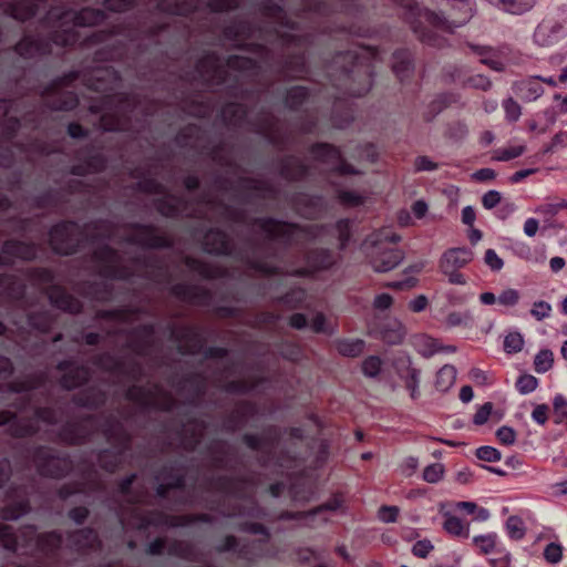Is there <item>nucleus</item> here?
Wrapping results in <instances>:
<instances>
[{
  "label": "nucleus",
  "instance_id": "nucleus-36",
  "mask_svg": "<svg viewBox=\"0 0 567 567\" xmlns=\"http://www.w3.org/2000/svg\"><path fill=\"white\" fill-rule=\"evenodd\" d=\"M163 195V197L155 198L153 200V206L156 209V212L161 216L166 218H181L183 213L188 208L187 200L182 196L174 195L167 192Z\"/></svg>",
  "mask_w": 567,
  "mask_h": 567
},
{
  "label": "nucleus",
  "instance_id": "nucleus-12",
  "mask_svg": "<svg viewBox=\"0 0 567 567\" xmlns=\"http://www.w3.org/2000/svg\"><path fill=\"white\" fill-rule=\"evenodd\" d=\"M125 399L143 410L171 412L177 406L174 395L157 383L152 388L133 384L126 390Z\"/></svg>",
  "mask_w": 567,
  "mask_h": 567
},
{
  "label": "nucleus",
  "instance_id": "nucleus-5",
  "mask_svg": "<svg viewBox=\"0 0 567 567\" xmlns=\"http://www.w3.org/2000/svg\"><path fill=\"white\" fill-rule=\"evenodd\" d=\"M303 267L285 272L281 267L270 265L260 259L249 257L243 259V262L248 269L254 270L265 278L282 275H289L297 278H309L313 277L317 272L331 269L336 264V258L330 249L311 248L303 254Z\"/></svg>",
  "mask_w": 567,
  "mask_h": 567
},
{
  "label": "nucleus",
  "instance_id": "nucleus-62",
  "mask_svg": "<svg viewBox=\"0 0 567 567\" xmlns=\"http://www.w3.org/2000/svg\"><path fill=\"white\" fill-rule=\"evenodd\" d=\"M456 369L451 364L443 365L436 373L435 388L439 391H447L456 380Z\"/></svg>",
  "mask_w": 567,
  "mask_h": 567
},
{
  "label": "nucleus",
  "instance_id": "nucleus-17",
  "mask_svg": "<svg viewBox=\"0 0 567 567\" xmlns=\"http://www.w3.org/2000/svg\"><path fill=\"white\" fill-rule=\"evenodd\" d=\"M91 260L99 265V275L103 278L128 280L133 277V271L121 264L118 251L107 244L93 250Z\"/></svg>",
  "mask_w": 567,
  "mask_h": 567
},
{
  "label": "nucleus",
  "instance_id": "nucleus-14",
  "mask_svg": "<svg viewBox=\"0 0 567 567\" xmlns=\"http://www.w3.org/2000/svg\"><path fill=\"white\" fill-rule=\"evenodd\" d=\"M31 457L42 477L61 480L73 471V461L68 454H55L44 445L34 447Z\"/></svg>",
  "mask_w": 567,
  "mask_h": 567
},
{
  "label": "nucleus",
  "instance_id": "nucleus-28",
  "mask_svg": "<svg viewBox=\"0 0 567 567\" xmlns=\"http://www.w3.org/2000/svg\"><path fill=\"white\" fill-rule=\"evenodd\" d=\"M258 414V406L249 400H239L235 408L228 413L223 421V429L227 433H235L244 427L249 420Z\"/></svg>",
  "mask_w": 567,
  "mask_h": 567
},
{
  "label": "nucleus",
  "instance_id": "nucleus-37",
  "mask_svg": "<svg viewBox=\"0 0 567 567\" xmlns=\"http://www.w3.org/2000/svg\"><path fill=\"white\" fill-rule=\"evenodd\" d=\"M278 173L288 182H300L308 177L310 169L300 158L287 155L279 159Z\"/></svg>",
  "mask_w": 567,
  "mask_h": 567
},
{
  "label": "nucleus",
  "instance_id": "nucleus-57",
  "mask_svg": "<svg viewBox=\"0 0 567 567\" xmlns=\"http://www.w3.org/2000/svg\"><path fill=\"white\" fill-rule=\"evenodd\" d=\"M458 97L453 93H442L437 95L427 106V111L423 114L425 122H431L439 113L456 103Z\"/></svg>",
  "mask_w": 567,
  "mask_h": 567
},
{
  "label": "nucleus",
  "instance_id": "nucleus-46",
  "mask_svg": "<svg viewBox=\"0 0 567 567\" xmlns=\"http://www.w3.org/2000/svg\"><path fill=\"white\" fill-rule=\"evenodd\" d=\"M308 151L315 161L323 164H334L337 159L341 158L342 153L340 147L327 142H316L310 145Z\"/></svg>",
  "mask_w": 567,
  "mask_h": 567
},
{
  "label": "nucleus",
  "instance_id": "nucleus-52",
  "mask_svg": "<svg viewBox=\"0 0 567 567\" xmlns=\"http://www.w3.org/2000/svg\"><path fill=\"white\" fill-rule=\"evenodd\" d=\"M16 52L23 58H35L51 52L48 43H42L32 37H24L17 45Z\"/></svg>",
  "mask_w": 567,
  "mask_h": 567
},
{
  "label": "nucleus",
  "instance_id": "nucleus-39",
  "mask_svg": "<svg viewBox=\"0 0 567 567\" xmlns=\"http://www.w3.org/2000/svg\"><path fill=\"white\" fill-rule=\"evenodd\" d=\"M107 394L96 386H87L72 396L74 405L87 410H97L106 404Z\"/></svg>",
  "mask_w": 567,
  "mask_h": 567
},
{
  "label": "nucleus",
  "instance_id": "nucleus-53",
  "mask_svg": "<svg viewBox=\"0 0 567 567\" xmlns=\"http://www.w3.org/2000/svg\"><path fill=\"white\" fill-rule=\"evenodd\" d=\"M167 554L188 561L199 560L195 546L187 540L173 539L168 544Z\"/></svg>",
  "mask_w": 567,
  "mask_h": 567
},
{
  "label": "nucleus",
  "instance_id": "nucleus-44",
  "mask_svg": "<svg viewBox=\"0 0 567 567\" xmlns=\"http://www.w3.org/2000/svg\"><path fill=\"white\" fill-rule=\"evenodd\" d=\"M141 312L142 310L137 307L123 306L114 309L99 310L95 313V318L106 321L131 323L141 315Z\"/></svg>",
  "mask_w": 567,
  "mask_h": 567
},
{
  "label": "nucleus",
  "instance_id": "nucleus-23",
  "mask_svg": "<svg viewBox=\"0 0 567 567\" xmlns=\"http://www.w3.org/2000/svg\"><path fill=\"white\" fill-rule=\"evenodd\" d=\"M567 34V6L558 8L555 16L543 21L535 30L534 40L540 45H548Z\"/></svg>",
  "mask_w": 567,
  "mask_h": 567
},
{
  "label": "nucleus",
  "instance_id": "nucleus-50",
  "mask_svg": "<svg viewBox=\"0 0 567 567\" xmlns=\"http://www.w3.org/2000/svg\"><path fill=\"white\" fill-rule=\"evenodd\" d=\"M266 382V378L251 375L226 382L221 389L229 394H247Z\"/></svg>",
  "mask_w": 567,
  "mask_h": 567
},
{
  "label": "nucleus",
  "instance_id": "nucleus-29",
  "mask_svg": "<svg viewBox=\"0 0 567 567\" xmlns=\"http://www.w3.org/2000/svg\"><path fill=\"white\" fill-rule=\"evenodd\" d=\"M25 293V285L16 275L0 274V305L22 308Z\"/></svg>",
  "mask_w": 567,
  "mask_h": 567
},
{
  "label": "nucleus",
  "instance_id": "nucleus-21",
  "mask_svg": "<svg viewBox=\"0 0 567 567\" xmlns=\"http://www.w3.org/2000/svg\"><path fill=\"white\" fill-rule=\"evenodd\" d=\"M92 362L95 367L110 374L127 377L133 381H140L143 375L140 362L134 360L126 362L109 352L95 355Z\"/></svg>",
  "mask_w": 567,
  "mask_h": 567
},
{
  "label": "nucleus",
  "instance_id": "nucleus-60",
  "mask_svg": "<svg viewBox=\"0 0 567 567\" xmlns=\"http://www.w3.org/2000/svg\"><path fill=\"white\" fill-rule=\"evenodd\" d=\"M311 96L308 87L297 85L290 87L285 96V104L291 111H298Z\"/></svg>",
  "mask_w": 567,
  "mask_h": 567
},
{
  "label": "nucleus",
  "instance_id": "nucleus-54",
  "mask_svg": "<svg viewBox=\"0 0 567 567\" xmlns=\"http://www.w3.org/2000/svg\"><path fill=\"white\" fill-rule=\"evenodd\" d=\"M83 230H91L90 238L111 239L115 231V225L109 219L99 218L91 220L82 226Z\"/></svg>",
  "mask_w": 567,
  "mask_h": 567
},
{
  "label": "nucleus",
  "instance_id": "nucleus-55",
  "mask_svg": "<svg viewBox=\"0 0 567 567\" xmlns=\"http://www.w3.org/2000/svg\"><path fill=\"white\" fill-rule=\"evenodd\" d=\"M79 291L84 297L104 301L111 299L113 289L105 282L86 281Z\"/></svg>",
  "mask_w": 567,
  "mask_h": 567
},
{
  "label": "nucleus",
  "instance_id": "nucleus-24",
  "mask_svg": "<svg viewBox=\"0 0 567 567\" xmlns=\"http://www.w3.org/2000/svg\"><path fill=\"white\" fill-rule=\"evenodd\" d=\"M68 548L79 556H86L102 549V540L97 530L91 526L66 533Z\"/></svg>",
  "mask_w": 567,
  "mask_h": 567
},
{
  "label": "nucleus",
  "instance_id": "nucleus-10",
  "mask_svg": "<svg viewBox=\"0 0 567 567\" xmlns=\"http://www.w3.org/2000/svg\"><path fill=\"white\" fill-rule=\"evenodd\" d=\"M171 339L178 343V351L185 355L203 353L206 359H224L229 354L224 347H205L206 339L195 324L172 326Z\"/></svg>",
  "mask_w": 567,
  "mask_h": 567
},
{
  "label": "nucleus",
  "instance_id": "nucleus-16",
  "mask_svg": "<svg viewBox=\"0 0 567 567\" xmlns=\"http://www.w3.org/2000/svg\"><path fill=\"white\" fill-rule=\"evenodd\" d=\"M123 228L131 233L125 239L131 245L147 249H169L174 245L172 237L153 224L126 223Z\"/></svg>",
  "mask_w": 567,
  "mask_h": 567
},
{
  "label": "nucleus",
  "instance_id": "nucleus-58",
  "mask_svg": "<svg viewBox=\"0 0 567 567\" xmlns=\"http://www.w3.org/2000/svg\"><path fill=\"white\" fill-rule=\"evenodd\" d=\"M307 300V292L303 288H292L282 296L275 299L279 305L290 310L300 309Z\"/></svg>",
  "mask_w": 567,
  "mask_h": 567
},
{
  "label": "nucleus",
  "instance_id": "nucleus-4",
  "mask_svg": "<svg viewBox=\"0 0 567 567\" xmlns=\"http://www.w3.org/2000/svg\"><path fill=\"white\" fill-rule=\"evenodd\" d=\"M257 480L254 474L249 475H218L209 482V487L216 492L230 495L236 499L249 501L248 508L234 504L227 511L221 512L225 517L248 516L251 518H265L266 511L255 499Z\"/></svg>",
  "mask_w": 567,
  "mask_h": 567
},
{
  "label": "nucleus",
  "instance_id": "nucleus-26",
  "mask_svg": "<svg viewBox=\"0 0 567 567\" xmlns=\"http://www.w3.org/2000/svg\"><path fill=\"white\" fill-rule=\"evenodd\" d=\"M155 326L153 323L138 324L130 330H121L118 333L126 336V348L140 357L147 354L154 344Z\"/></svg>",
  "mask_w": 567,
  "mask_h": 567
},
{
  "label": "nucleus",
  "instance_id": "nucleus-3",
  "mask_svg": "<svg viewBox=\"0 0 567 567\" xmlns=\"http://www.w3.org/2000/svg\"><path fill=\"white\" fill-rule=\"evenodd\" d=\"M329 82H336L341 95L334 97L332 107V124L338 128H346L354 120L353 110L348 96L360 97L369 93L372 87L374 73H323Z\"/></svg>",
  "mask_w": 567,
  "mask_h": 567
},
{
  "label": "nucleus",
  "instance_id": "nucleus-59",
  "mask_svg": "<svg viewBox=\"0 0 567 567\" xmlns=\"http://www.w3.org/2000/svg\"><path fill=\"white\" fill-rule=\"evenodd\" d=\"M472 543L477 553L482 555H492L503 546L495 533L475 536Z\"/></svg>",
  "mask_w": 567,
  "mask_h": 567
},
{
  "label": "nucleus",
  "instance_id": "nucleus-13",
  "mask_svg": "<svg viewBox=\"0 0 567 567\" xmlns=\"http://www.w3.org/2000/svg\"><path fill=\"white\" fill-rule=\"evenodd\" d=\"M81 73H63L59 78L48 84L42 93L43 105L51 111H73L79 106L80 100L76 93L68 91L64 87L71 85L80 79Z\"/></svg>",
  "mask_w": 567,
  "mask_h": 567
},
{
  "label": "nucleus",
  "instance_id": "nucleus-19",
  "mask_svg": "<svg viewBox=\"0 0 567 567\" xmlns=\"http://www.w3.org/2000/svg\"><path fill=\"white\" fill-rule=\"evenodd\" d=\"M74 158L79 163L70 167V174L80 177L103 173L109 163L107 157L102 152L96 151L93 144H85L78 148Z\"/></svg>",
  "mask_w": 567,
  "mask_h": 567
},
{
  "label": "nucleus",
  "instance_id": "nucleus-38",
  "mask_svg": "<svg viewBox=\"0 0 567 567\" xmlns=\"http://www.w3.org/2000/svg\"><path fill=\"white\" fill-rule=\"evenodd\" d=\"M183 264L188 268V270L196 272L206 280L220 279L227 276L226 268L193 256H185L183 258Z\"/></svg>",
  "mask_w": 567,
  "mask_h": 567
},
{
  "label": "nucleus",
  "instance_id": "nucleus-31",
  "mask_svg": "<svg viewBox=\"0 0 567 567\" xmlns=\"http://www.w3.org/2000/svg\"><path fill=\"white\" fill-rule=\"evenodd\" d=\"M203 248L213 256H233L235 251L233 239L220 228H209L205 233Z\"/></svg>",
  "mask_w": 567,
  "mask_h": 567
},
{
  "label": "nucleus",
  "instance_id": "nucleus-56",
  "mask_svg": "<svg viewBox=\"0 0 567 567\" xmlns=\"http://www.w3.org/2000/svg\"><path fill=\"white\" fill-rule=\"evenodd\" d=\"M27 322L33 330L49 333L54 323V318L48 310L31 311L27 315Z\"/></svg>",
  "mask_w": 567,
  "mask_h": 567
},
{
  "label": "nucleus",
  "instance_id": "nucleus-51",
  "mask_svg": "<svg viewBox=\"0 0 567 567\" xmlns=\"http://www.w3.org/2000/svg\"><path fill=\"white\" fill-rule=\"evenodd\" d=\"M31 512V503L23 496L18 501L10 502L0 508V518L4 522H13L28 515Z\"/></svg>",
  "mask_w": 567,
  "mask_h": 567
},
{
  "label": "nucleus",
  "instance_id": "nucleus-32",
  "mask_svg": "<svg viewBox=\"0 0 567 567\" xmlns=\"http://www.w3.org/2000/svg\"><path fill=\"white\" fill-rule=\"evenodd\" d=\"M169 293L181 301L197 306H208L213 300L212 291L198 285L178 282L171 287Z\"/></svg>",
  "mask_w": 567,
  "mask_h": 567
},
{
  "label": "nucleus",
  "instance_id": "nucleus-64",
  "mask_svg": "<svg viewBox=\"0 0 567 567\" xmlns=\"http://www.w3.org/2000/svg\"><path fill=\"white\" fill-rule=\"evenodd\" d=\"M536 0H502L497 8L512 14H523L534 8Z\"/></svg>",
  "mask_w": 567,
  "mask_h": 567
},
{
  "label": "nucleus",
  "instance_id": "nucleus-63",
  "mask_svg": "<svg viewBox=\"0 0 567 567\" xmlns=\"http://www.w3.org/2000/svg\"><path fill=\"white\" fill-rule=\"evenodd\" d=\"M365 343L361 339L355 340H348L342 339L337 341L336 348L338 352L348 358H357L359 357L363 350H364Z\"/></svg>",
  "mask_w": 567,
  "mask_h": 567
},
{
  "label": "nucleus",
  "instance_id": "nucleus-22",
  "mask_svg": "<svg viewBox=\"0 0 567 567\" xmlns=\"http://www.w3.org/2000/svg\"><path fill=\"white\" fill-rule=\"evenodd\" d=\"M56 371L62 372L59 384L63 390L72 391L86 385L92 373L89 367L79 364L73 359L59 361L55 365Z\"/></svg>",
  "mask_w": 567,
  "mask_h": 567
},
{
  "label": "nucleus",
  "instance_id": "nucleus-6",
  "mask_svg": "<svg viewBox=\"0 0 567 567\" xmlns=\"http://www.w3.org/2000/svg\"><path fill=\"white\" fill-rule=\"evenodd\" d=\"M141 103L138 94L117 92L103 95L101 104L91 105L90 112L97 114L104 109H114L115 112H105L101 115V127L106 132H123L127 130L131 116L138 110Z\"/></svg>",
  "mask_w": 567,
  "mask_h": 567
},
{
  "label": "nucleus",
  "instance_id": "nucleus-33",
  "mask_svg": "<svg viewBox=\"0 0 567 567\" xmlns=\"http://www.w3.org/2000/svg\"><path fill=\"white\" fill-rule=\"evenodd\" d=\"M1 252L7 257L8 267L12 266L14 259L32 261L37 258L38 248L32 241L20 239H7L1 245Z\"/></svg>",
  "mask_w": 567,
  "mask_h": 567
},
{
  "label": "nucleus",
  "instance_id": "nucleus-1",
  "mask_svg": "<svg viewBox=\"0 0 567 567\" xmlns=\"http://www.w3.org/2000/svg\"><path fill=\"white\" fill-rule=\"evenodd\" d=\"M105 19L106 16L103 11L90 8L83 9L80 12L51 8L47 16L48 22H53L52 27L56 28L51 34V41L59 47L103 42L115 47V44L118 43V40L115 38L123 33L121 27H116L110 32L102 30L92 34H85L83 39L81 33L76 30L79 27L99 24ZM120 58H122V51L117 48H113L111 52L100 59L113 60Z\"/></svg>",
  "mask_w": 567,
  "mask_h": 567
},
{
  "label": "nucleus",
  "instance_id": "nucleus-42",
  "mask_svg": "<svg viewBox=\"0 0 567 567\" xmlns=\"http://www.w3.org/2000/svg\"><path fill=\"white\" fill-rule=\"evenodd\" d=\"M238 186L241 190L254 192L258 198L275 199L278 190L269 182L255 177H239Z\"/></svg>",
  "mask_w": 567,
  "mask_h": 567
},
{
  "label": "nucleus",
  "instance_id": "nucleus-47",
  "mask_svg": "<svg viewBox=\"0 0 567 567\" xmlns=\"http://www.w3.org/2000/svg\"><path fill=\"white\" fill-rule=\"evenodd\" d=\"M199 202L210 207L212 209H220L221 216L227 220L235 223L245 221L246 215L241 209L235 208L220 199L213 198L206 194H203L199 198Z\"/></svg>",
  "mask_w": 567,
  "mask_h": 567
},
{
  "label": "nucleus",
  "instance_id": "nucleus-27",
  "mask_svg": "<svg viewBox=\"0 0 567 567\" xmlns=\"http://www.w3.org/2000/svg\"><path fill=\"white\" fill-rule=\"evenodd\" d=\"M43 293L48 297L51 306L62 312L78 316L83 312V303L81 300L69 293L61 285H50L43 289Z\"/></svg>",
  "mask_w": 567,
  "mask_h": 567
},
{
  "label": "nucleus",
  "instance_id": "nucleus-2",
  "mask_svg": "<svg viewBox=\"0 0 567 567\" xmlns=\"http://www.w3.org/2000/svg\"><path fill=\"white\" fill-rule=\"evenodd\" d=\"M404 19L411 24L419 39L430 45H442L436 31L452 32L454 28L461 27L473 17V4L471 0H457L452 2V12L449 18H443L435 12L421 9L414 0H402Z\"/></svg>",
  "mask_w": 567,
  "mask_h": 567
},
{
  "label": "nucleus",
  "instance_id": "nucleus-41",
  "mask_svg": "<svg viewBox=\"0 0 567 567\" xmlns=\"http://www.w3.org/2000/svg\"><path fill=\"white\" fill-rule=\"evenodd\" d=\"M473 259V252L471 249L462 248H450L447 249L441 260V271H450V269H461L470 264Z\"/></svg>",
  "mask_w": 567,
  "mask_h": 567
},
{
  "label": "nucleus",
  "instance_id": "nucleus-43",
  "mask_svg": "<svg viewBox=\"0 0 567 567\" xmlns=\"http://www.w3.org/2000/svg\"><path fill=\"white\" fill-rule=\"evenodd\" d=\"M210 465L216 470H231L229 465L230 446L225 440H214L207 445Z\"/></svg>",
  "mask_w": 567,
  "mask_h": 567
},
{
  "label": "nucleus",
  "instance_id": "nucleus-49",
  "mask_svg": "<svg viewBox=\"0 0 567 567\" xmlns=\"http://www.w3.org/2000/svg\"><path fill=\"white\" fill-rule=\"evenodd\" d=\"M443 529L450 537L458 540L470 537V522L453 514H444Z\"/></svg>",
  "mask_w": 567,
  "mask_h": 567
},
{
  "label": "nucleus",
  "instance_id": "nucleus-35",
  "mask_svg": "<svg viewBox=\"0 0 567 567\" xmlns=\"http://www.w3.org/2000/svg\"><path fill=\"white\" fill-rule=\"evenodd\" d=\"M291 204L306 219L315 220L326 210V202L321 195L297 194L291 198Z\"/></svg>",
  "mask_w": 567,
  "mask_h": 567
},
{
  "label": "nucleus",
  "instance_id": "nucleus-18",
  "mask_svg": "<svg viewBox=\"0 0 567 567\" xmlns=\"http://www.w3.org/2000/svg\"><path fill=\"white\" fill-rule=\"evenodd\" d=\"M20 535L24 540V545L35 543L37 550L49 559L59 556V551L63 544V535L60 530L53 529L49 532L37 533V526L29 524L20 528Z\"/></svg>",
  "mask_w": 567,
  "mask_h": 567
},
{
  "label": "nucleus",
  "instance_id": "nucleus-25",
  "mask_svg": "<svg viewBox=\"0 0 567 567\" xmlns=\"http://www.w3.org/2000/svg\"><path fill=\"white\" fill-rule=\"evenodd\" d=\"M481 64L493 71H502L517 60V54L507 45L498 48L471 47Z\"/></svg>",
  "mask_w": 567,
  "mask_h": 567
},
{
  "label": "nucleus",
  "instance_id": "nucleus-34",
  "mask_svg": "<svg viewBox=\"0 0 567 567\" xmlns=\"http://www.w3.org/2000/svg\"><path fill=\"white\" fill-rule=\"evenodd\" d=\"M9 424V434L14 439H27L37 435L40 427L31 420H18L16 412L10 410L0 411V426Z\"/></svg>",
  "mask_w": 567,
  "mask_h": 567
},
{
  "label": "nucleus",
  "instance_id": "nucleus-61",
  "mask_svg": "<svg viewBox=\"0 0 567 567\" xmlns=\"http://www.w3.org/2000/svg\"><path fill=\"white\" fill-rule=\"evenodd\" d=\"M154 512L158 511L152 509L147 512H142L141 509L133 507L130 509V515L131 518L135 520V527L138 530H146L151 526H159V518L153 515Z\"/></svg>",
  "mask_w": 567,
  "mask_h": 567
},
{
  "label": "nucleus",
  "instance_id": "nucleus-11",
  "mask_svg": "<svg viewBox=\"0 0 567 567\" xmlns=\"http://www.w3.org/2000/svg\"><path fill=\"white\" fill-rule=\"evenodd\" d=\"M251 224L258 227L269 240L282 239L287 245L293 243L296 235L315 240L324 227L323 225H301L274 217H257L252 219Z\"/></svg>",
  "mask_w": 567,
  "mask_h": 567
},
{
  "label": "nucleus",
  "instance_id": "nucleus-9",
  "mask_svg": "<svg viewBox=\"0 0 567 567\" xmlns=\"http://www.w3.org/2000/svg\"><path fill=\"white\" fill-rule=\"evenodd\" d=\"M101 431L105 440L114 449H117L118 452L115 453L110 450H102L99 452L96 460L103 471L113 474L120 467L121 455L131 450L133 437L123 423L113 415H109L104 419Z\"/></svg>",
  "mask_w": 567,
  "mask_h": 567
},
{
  "label": "nucleus",
  "instance_id": "nucleus-40",
  "mask_svg": "<svg viewBox=\"0 0 567 567\" xmlns=\"http://www.w3.org/2000/svg\"><path fill=\"white\" fill-rule=\"evenodd\" d=\"M47 374L44 372H37L27 375L24 379H16L6 384L0 385V391H8L10 393H24L42 388L47 383Z\"/></svg>",
  "mask_w": 567,
  "mask_h": 567
},
{
  "label": "nucleus",
  "instance_id": "nucleus-20",
  "mask_svg": "<svg viewBox=\"0 0 567 567\" xmlns=\"http://www.w3.org/2000/svg\"><path fill=\"white\" fill-rule=\"evenodd\" d=\"M94 414H84L79 420L65 422L56 432V442L65 446H82L90 442L93 431L86 423H93Z\"/></svg>",
  "mask_w": 567,
  "mask_h": 567
},
{
  "label": "nucleus",
  "instance_id": "nucleus-45",
  "mask_svg": "<svg viewBox=\"0 0 567 567\" xmlns=\"http://www.w3.org/2000/svg\"><path fill=\"white\" fill-rule=\"evenodd\" d=\"M249 109L237 102H228L223 105L220 115L224 123L227 126L240 127L243 126L248 117Z\"/></svg>",
  "mask_w": 567,
  "mask_h": 567
},
{
  "label": "nucleus",
  "instance_id": "nucleus-48",
  "mask_svg": "<svg viewBox=\"0 0 567 567\" xmlns=\"http://www.w3.org/2000/svg\"><path fill=\"white\" fill-rule=\"evenodd\" d=\"M514 91L515 94L525 102L537 100L544 93L540 76H532L527 80L517 82L514 85Z\"/></svg>",
  "mask_w": 567,
  "mask_h": 567
},
{
  "label": "nucleus",
  "instance_id": "nucleus-8",
  "mask_svg": "<svg viewBox=\"0 0 567 567\" xmlns=\"http://www.w3.org/2000/svg\"><path fill=\"white\" fill-rule=\"evenodd\" d=\"M241 440L249 450L261 453L258 457V464L262 467L268 466L275 457L276 464L279 466H290L296 461V457L287 450H280L276 453V449L281 441V429L278 425H267L261 434L246 433Z\"/></svg>",
  "mask_w": 567,
  "mask_h": 567
},
{
  "label": "nucleus",
  "instance_id": "nucleus-15",
  "mask_svg": "<svg viewBox=\"0 0 567 567\" xmlns=\"http://www.w3.org/2000/svg\"><path fill=\"white\" fill-rule=\"evenodd\" d=\"M82 233V227L75 220L58 221L48 233L52 251L59 256H72L76 254L81 246L78 236Z\"/></svg>",
  "mask_w": 567,
  "mask_h": 567
},
{
  "label": "nucleus",
  "instance_id": "nucleus-7",
  "mask_svg": "<svg viewBox=\"0 0 567 567\" xmlns=\"http://www.w3.org/2000/svg\"><path fill=\"white\" fill-rule=\"evenodd\" d=\"M401 237L389 229L374 231L365 240L367 258L378 272L394 269L403 259V251L398 248Z\"/></svg>",
  "mask_w": 567,
  "mask_h": 567
},
{
  "label": "nucleus",
  "instance_id": "nucleus-30",
  "mask_svg": "<svg viewBox=\"0 0 567 567\" xmlns=\"http://www.w3.org/2000/svg\"><path fill=\"white\" fill-rule=\"evenodd\" d=\"M206 430L205 421L197 417L188 419L176 432L181 447L186 452H194L202 443Z\"/></svg>",
  "mask_w": 567,
  "mask_h": 567
}]
</instances>
